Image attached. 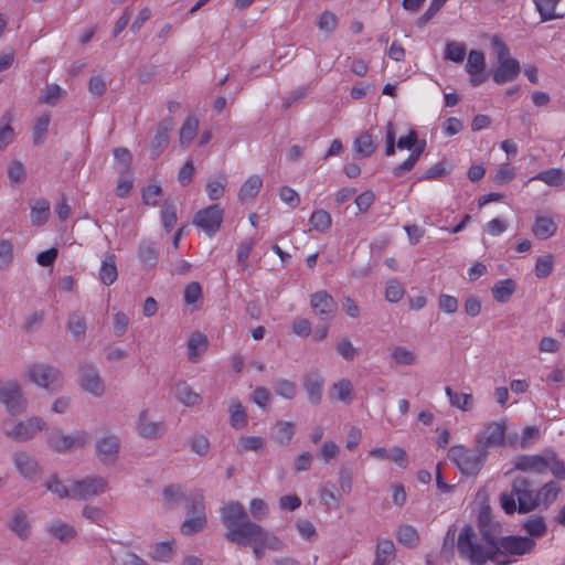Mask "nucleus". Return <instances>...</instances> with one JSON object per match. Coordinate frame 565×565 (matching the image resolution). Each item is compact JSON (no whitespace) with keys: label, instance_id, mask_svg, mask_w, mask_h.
I'll return each instance as SVG.
<instances>
[{"label":"nucleus","instance_id":"1","mask_svg":"<svg viewBox=\"0 0 565 565\" xmlns=\"http://www.w3.org/2000/svg\"><path fill=\"white\" fill-rule=\"evenodd\" d=\"M221 519L226 529L225 539L237 545H252L256 559L264 556L265 550L280 551L284 543L259 524L252 522L244 505L231 501L221 509Z\"/></svg>","mask_w":565,"mask_h":565},{"label":"nucleus","instance_id":"2","mask_svg":"<svg viewBox=\"0 0 565 565\" xmlns=\"http://www.w3.org/2000/svg\"><path fill=\"white\" fill-rule=\"evenodd\" d=\"M494 532L493 522L480 518V534L472 526L466 525L459 532L457 539V551L460 558L468 561L471 565H484L488 561L493 562Z\"/></svg>","mask_w":565,"mask_h":565},{"label":"nucleus","instance_id":"3","mask_svg":"<svg viewBox=\"0 0 565 565\" xmlns=\"http://www.w3.org/2000/svg\"><path fill=\"white\" fill-rule=\"evenodd\" d=\"M501 508L507 514L519 512L522 514L534 511L537 508L533 484L524 477H516L510 492L500 494Z\"/></svg>","mask_w":565,"mask_h":565},{"label":"nucleus","instance_id":"4","mask_svg":"<svg viewBox=\"0 0 565 565\" xmlns=\"http://www.w3.org/2000/svg\"><path fill=\"white\" fill-rule=\"evenodd\" d=\"M494 532V553L493 563L498 565H510L511 556H522L530 554L535 547V541L526 536H503L500 537V525L493 523Z\"/></svg>","mask_w":565,"mask_h":565},{"label":"nucleus","instance_id":"5","mask_svg":"<svg viewBox=\"0 0 565 565\" xmlns=\"http://www.w3.org/2000/svg\"><path fill=\"white\" fill-rule=\"evenodd\" d=\"M491 46L498 61V67L492 73L493 82L503 85L516 79L521 73V65L516 58L511 56L508 45L499 35H493Z\"/></svg>","mask_w":565,"mask_h":565},{"label":"nucleus","instance_id":"6","mask_svg":"<svg viewBox=\"0 0 565 565\" xmlns=\"http://www.w3.org/2000/svg\"><path fill=\"white\" fill-rule=\"evenodd\" d=\"M488 452L477 447L468 448L463 445L452 446L448 451L449 460L456 465L462 475L468 477L477 476L482 469Z\"/></svg>","mask_w":565,"mask_h":565},{"label":"nucleus","instance_id":"7","mask_svg":"<svg viewBox=\"0 0 565 565\" xmlns=\"http://www.w3.org/2000/svg\"><path fill=\"white\" fill-rule=\"evenodd\" d=\"M45 427L46 423L42 418L33 416L24 422L7 420L3 423L2 430L7 437L15 441H26Z\"/></svg>","mask_w":565,"mask_h":565},{"label":"nucleus","instance_id":"8","mask_svg":"<svg viewBox=\"0 0 565 565\" xmlns=\"http://www.w3.org/2000/svg\"><path fill=\"white\" fill-rule=\"evenodd\" d=\"M28 379L34 384L51 391H55L62 386L63 376L54 366L33 363L26 369Z\"/></svg>","mask_w":565,"mask_h":565},{"label":"nucleus","instance_id":"9","mask_svg":"<svg viewBox=\"0 0 565 565\" xmlns=\"http://www.w3.org/2000/svg\"><path fill=\"white\" fill-rule=\"evenodd\" d=\"M89 440L90 436L85 430H76L68 435L61 430H54L47 437L50 448L57 452L83 448L89 443Z\"/></svg>","mask_w":565,"mask_h":565},{"label":"nucleus","instance_id":"10","mask_svg":"<svg viewBox=\"0 0 565 565\" xmlns=\"http://www.w3.org/2000/svg\"><path fill=\"white\" fill-rule=\"evenodd\" d=\"M0 401L11 415H19L26 407V399L22 394L20 384L15 381L0 383Z\"/></svg>","mask_w":565,"mask_h":565},{"label":"nucleus","instance_id":"11","mask_svg":"<svg viewBox=\"0 0 565 565\" xmlns=\"http://www.w3.org/2000/svg\"><path fill=\"white\" fill-rule=\"evenodd\" d=\"M107 487L108 481L106 478L100 476L87 477L73 482L71 487V498L86 500L90 497L104 493Z\"/></svg>","mask_w":565,"mask_h":565},{"label":"nucleus","instance_id":"12","mask_svg":"<svg viewBox=\"0 0 565 565\" xmlns=\"http://www.w3.org/2000/svg\"><path fill=\"white\" fill-rule=\"evenodd\" d=\"M504 440L505 425L504 423L499 422H492L484 425L476 436V444L487 452L490 448L503 446Z\"/></svg>","mask_w":565,"mask_h":565},{"label":"nucleus","instance_id":"13","mask_svg":"<svg viewBox=\"0 0 565 565\" xmlns=\"http://www.w3.org/2000/svg\"><path fill=\"white\" fill-rule=\"evenodd\" d=\"M223 213L218 204H212L195 213L193 224L201 227L207 235H214L221 227Z\"/></svg>","mask_w":565,"mask_h":565},{"label":"nucleus","instance_id":"14","mask_svg":"<svg viewBox=\"0 0 565 565\" xmlns=\"http://www.w3.org/2000/svg\"><path fill=\"white\" fill-rule=\"evenodd\" d=\"M310 307L321 320L329 321L335 316L337 302L326 290H320L310 295Z\"/></svg>","mask_w":565,"mask_h":565},{"label":"nucleus","instance_id":"15","mask_svg":"<svg viewBox=\"0 0 565 565\" xmlns=\"http://www.w3.org/2000/svg\"><path fill=\"white\" fill-rule=\"evenodd\" d=\"M79 384L84 391L94 396H102L105 393V385L99 376L98 370L92 364L81 366Z\"/></svg>","mask_w":565,"mask_h":565},{"label":"nucleus","instance_id":"16","mask_svg":"<svg viewBox=\"0 0 565 565\" xmlns=\"http://www.w3.org/2000/svg\"><path fill=\"white\" fill-rule=\"evenodd\" d=\"M120 449V441L116 435H105L96 441V454L98 459L109 465L117 460Z\"/></svg>","mask_w":565,"mask_h":565},{"label":"nucleus","instance_id":"17","mask_svg":"<svg viewBox=\"0 0 565 565\" xmlns=\"http://www.w3.org/2000/svg\"><path fill=\"white\" fill-rule=\"evenodd\" d=\"M486 57L481 51L471 50L468 54L466 72L470 75V84L480 86L486 81Z\"/></svg>","mask_w":565,"mask_h":565},{"label":"nucleus","instance_id":"18","mask_svg":"<svg viewBox=\"0 0 565 565\" xmlns=\"http://www.w3.org/2000/svg\"><path fill=\"white\" fill-rule=\"evenodd\" d=\"M514 469L525 472L543 473L548 469V461L540 455H520L515 457Z\"/></svg>","mask_w":565,"mask_h":565},{"label":"nucleus","instance_id":"19","mask_svg":"<svg viewBox=\"0 0 565 565\" xmlns=\"http://www.w3.org/2000/svg\"><path fill=\"white\" fill-rule=\"evenodd\" d=\"M137 429L141 437L156 439L166 433V424L150 419L148 411H142L139 415Z\"/></svg>","mask_w":565,"mask_h":565},{"label":"nucleus","instance_id":"20","mask_svg":"<svg viewBox=\"0 0 565 565\" xmlns=\"http://www.w3.org/2000/svg\"><path fill=\"white\" fill-rule=\"evenodd\" d=\"M174 126L171 117L163 119L157 128V132L151 141V154L157 158L168 146L169 135Z\"/></svg>","mask_w":565,"mask_h":565},{"label":"nucleus","instance_id":"21","mask_svg":"<svg viewBox=\"0 0 565 565\" xmlns=\"http://www.w3.org/2000/svg\"><path fill=\"white\" fill-rule=\"evenodd\" d=\"M324 379L319 372H310L303 376V388L311 404L318 405L322 399Z\"/></svg>","mask_w":565,"mask_h":565},{"label":"nucleus","instance_id":"22","mask_svg":"<svg viewBox=\"0 0 565 565\" xmlns=\"http://www.w3.org/2000/svg\"><path fill=\"white\" fill-rule=\"evenodd\" d=\"M15 468L25 478L33 480L40 472L35 458L25 451L17 452L13 457Z\"/></svg>","mask_w":565,"mask_h":565},{"label":"nucleus","instance_id":"23","mask_svg":"<svg viewBox=\"0 0 565 565\" xmlns=\"http://www.w3.org/2000/svg\"><path fill=\"white\" fill-rule=\"evenodd\" d=\"M396 558V548L392 540L377 539L375 557L372 565H390Z\"/></svg>","mask_w":565,"mask_h":565},{"label":"nucleus","instance_id":"24","mask_svg":"<svg viewBox=\"0 0 565 565\" xmlns=\"http://www.w3.org/2000/svg\"><path fill=\"white\" fill-rule=\"evenodd\" d=\"M117 277L116 257L113 253H106L99 268V280L105 286H110L117 280Z\"/></svg>","mask_w":565,"mask_h":565},{"label":"nucleus","instance_id":"25","mask_svg":"<svg viewBox=\"0 0 565 565\" xmlns=\"http://www.w3.org/2000/svg\"><path fill=\"white\" fill-rule=\"evenodd\" d=\"M557 231V224L552 217L537 216L533 223L532 232L539 239H547Z\"/></svg>","mask_w":565,"mask_h":565},{"label":"nucleus","instance_id":"26","mask_svg":"<svg viewBox=\"0 0 565 565\" xmlns=\"http://www.w3.org/2000/svg\"><path fill=\"white\" fill-rule=\"evenodd\" d=\"M295 435V425L291 422H278L270 431V438L279 446L287 445Z\"/></svg>","mask_w":565,"mask_h":565},{"label":"nucleus","instance_id":"27","mask_svg":"<svg viewBox=\"0 0 565 565\" xmlns=\"http://www.w3.org/2000/svg\"><path fill=\"white\" fill-rule=\"evenodd\" d=\"M175 398L185 406L199 405L202 401L200 394L194 392L185 382H179L174 386Z\"/></svg>","mask_w":565,"mask_h":565},{"label":"nucleus","instance_id":"28","mask_svg":"<svg viewBox=\"0 0 565 565\" xmlns=\"http://www.w3.org/2000/svg\"><path fill=\"white\" fill-rule=\"evenodd\" d=\"M445 393L449 398V403L452 407H456L462 412H469L473 408V396L471 393H458L450 386L445 387Z\"/></svg>","mask_w":565,"mask_h":565},{"label":"nucleus","instance_id":"29","mask_svg":"<svg viewBox=\"0 0 565 565\" xmlns=\"http://www.w3.org/2000/svg\"><path fill=\"white\" fill-rule=\"evenodd\" d=\"M138 257L143 265L154 267L159 259L158 244L149 241L141 242L139 245Z\"/></svg>","mask_w":565,"mask_h":565},{"label":"nucleus","instance_id":"30","mask_svg":"<svg viewBox=\"0 0 565 565\" xmlns=\"http://www.w3.org/2000/svg\"><path fill=\"white\" fill-rule=\"evenodd\" d=\"M319 498L328 510H337L341 503V494L335 492L333 483L327 482L319 489Z\"/></svg>","mask_w":565,"mask_h":565},{"label":"nucleus","instance_id":"31","mask_svg":"<svg viewBox=\"0 0 565 565\" xmlns=\"http://www.w3.org/2000/svg\"><path fill=\"white\" fill-rule=\"evenodd\" d=\"M515 289H516V285L514 282V280L511 278H507V279L497 281L493 285L491 291H492L493 298L498 302L504 303V302L509 301L511 296L514 294Z\"/></svg>","mask_w":565,"mask_h":565},{"label":"nucleus","instance_id":"32","mask_svg":"<svg viewBox=\"0 0 565 565\" xmlns=\"http://www.w3.org/2000/svg\"><path fill=\"white\" fill-rule=\"evenodd\" d=\"M559 492L561 487L556 482H546L537 492H535L537 507L544 505L547 508L557 499Z\"/></svg>","mask_w":565,"mask_h":565},{"label":"nucleus","instance_id":"33","mask_svg":"<svg viewBox=\"0 0 565 565\" xmlns=\"http://www.w3.org/2000/svg\"><path fill=\"white\" fill-rule=\"evenodd\" d=\"M47 532L61 542H68L76 535V530L71 524L54 521L47 526Z\"/></svg>","mask_w":565,"mask_h":565},{"label":"nucleus","instance_id":"34","mask_svg":"<svg viewBox=\"0 0 565 565\" xmlns=\"http://www.w3.org/2000/svg\"><path fill=\"white\" fill-rule=\"evenodd\" d=\"M376 142L367 131L360 134L353 143L355 152L363 158L370 157L376 150Z\"/></svg>","mask_w":565,"mask_h":565},{"label":"nucleus","instance_id":"35","mask_svg":"<svg viewBox=\"0 0 565 565\" xmlns=\"http://www.w3.org/2000/svg\"><path fill=\"white\" fill-rule=\"evenodd\" d=\"M531 180L541 181L548 186H559L565 182V173L559 168H552L545 171H541L535 174Z\"/></svg>","mask_w":565,"mask_h":565},{"label":"nucleus","instance_id":"36","mask_svg":"<svg viewBox=\"0 0 565 565\" xmlns=\"http://www.w3.org/2000/svg\"><path fill=\"white\" fill-rule=\"evenodd\" d=\"M50 215V202L46 199H38L31 206V222L34 225L44 224Z\"/></svg>","mask_w":565,"mask_h":565},{"label":"nucleus","instance_id":"37","mask_svg":"<svg viewBox=\"0 0 565 565\" xmlns=\"http://www.w3.org/2000/svg\"><path fill=\"white\" fill-rule=\"evenodd\" d=\"M228 412L230 423L233 428L241 429L247 425L246 411L238 399H233L231 402Z\"/></svg>","mask_w":565,"mask_h":565},{"label":"nucleus","instance_id":"38","mask_svg":"<svg viewBox=\"0 0 565 565\" xmlns=\"http://www.w3.org/2000/svg\"><path fill=\"white\" fill-rule=\"evenodd\" d=\"M396 539L402 545L414 548L419 544L417 530L412 525H401L396 531Z\"/></svg>","mask_w":565,"mask_h":565},{"label":"nucleus","instance_id":"39","mask_svg":"<svg viewBox=\"0 0 565 565\" xmlns=\"http://www.w3.org/2000/svg\"><path fill=\"white\" fill-rule=\"evenodd\" d=\"M561 0H533L542 22L562 18L555 13V9Z\"/></svg>","mask_w":565,"mask_h":565},{"label":"nucleus","instance_id":"40","mask_svg":"<svg viewBox=\"0 0 565 565\" xmlns=\"http://www.w3.org/2000/svg\"><path fill=\"white\" fill-rule=\"evenodd\" d=\"M266 441L260 436H243L238 439L237 451L245 454L247 451L259 452L264 450Z\"/></svg>","mask_w":565,"mask_h":565},{"label":"nucleus","instance_id":"41","mask_svg":"<svg viewBox=\"0 0 565 565\" xmlns=\"http://www.w3.org/2000/svg\"><path fill=\"white\" fill-rule=\"evenodd\" d=\"M207 338L204 334L195 333L188 342V356L192 362H196L199 355L207 348Z\"/></svg>","mask_w":565,"mask_h":565},{"label":"nucleus","instance_id":"42","mask_svg":"<svg viewBox=\"0 0 565 565\" xmlns=\"http://www.w3.org/2000/svg\"><path fill=\"white\" fill-rule=\"evenodd\" d=\"M309 224L311 230L326 233L332 224L331 215L324 210H316L312 212Z\"/></svg>","mask_w":565,"mask_h":565},{"label":"nucleus","instance_id":"43","mask_svg":"<svg viewBox=\"0 0 565 565\" xmlns=\"http://www.w3.org/2000/svg\"><path fill=\"white\" fill-rule=\"evenodd\" d=\"M199 120L195 117H188L180 129V143L188 147L198 134Z\"/></svg>","mask_w":565,"mask_h":565},{"label":"nucleus","instance_id":"44","mask_svg":"<svg viewBox=\"0 0 565 565\" xmlns=\"http://www.w3.org/2000/svg\"><path fill=\"white\" fill-rule=\"evenodd\" d=\"M467 46L463 42L448 41L445 46V60L461 63L465 60Z\"/></svg>","mask_w":565,"mask_h":565},{"label":"nucleus","instance_id":"45","mask_svg":"<svg viewBox=\"0 0 565 565\" xmlns=\"http://www.w3.org/2000/svg\"><path fill=\"white\" fill-rule=\"evenodd\" d=\"M263 181L258 175L249 177L241 186L239 199L242 201L252 200L259 192Z\"/></svg>","mask_w":565,"mask_h":565},{"label":"nucleus","instance_id":"46","mask_svg":"<svg viewBox=\"0 0 565 565\" xmlns=\"http://www.w3.org/2000/svg\"><path fill=\"white\" fill-rule=\"evenodd\" d=\"M50 121L51 117L49 114H43L35 120L32 131L33 142L35 145H41L44 142Z\"/></svg>","mask_w":565,"mask_h":565},{"label":"nucleus","instance_id":"47","mask_svg":"<svg viewBox=\"0 0 565 565\" xmlns=\"http://www.w3.org/2000/svg\"><path fill=\"white\" fill-rule=\"evenodd\" d=\"M274 391L282 398L292 399L297 395L298 388L295 382L287 379H278L274 382Z\"/></svg>","mask_w":565,"mask_h":565},{"label":"nucleus","instance_id":"48","mask_svg":"<svg viewBox=\"0 0 565 565\" xmlns=\"http://www.w3.org/2000/svg\"><path fill=\"white\" fill-rule=\"evenodd\" d=\"M10 527L19 537L23 540L26 539L30 534V524L28 518L21 511L14 513Z\"/></svg>","mask_w":565,"mask_h":565},{"label":"nucleus","instance_id":"49","mask_svg":"<svg viewBox=\"0 0 565 565\" xmlns=\"http://www.w3.org/2000/svg\"><path fill=\"white\" fill-rule=\"evenodd\" d=\"M67 330L76 339L84 337L86 332V321L84 316L81 315L79 312L72 313L68 317Z\"/></svg>","mask_w":565,"mask_h":565},{"label":"nucleus","instance_id":"50","mask_svg":"<svg viewBox=\"0 0 565 565\" xmlns=\"http://www.w3.org/2000/svg\"><path fill=\"white\" fill-rule=\"evenodd\" d=\"M391 356L399 365H413L416 363V354L405 347H395L392 350Z\"/></svg>","mask_w":565,"mask_h":565},{"label":"nucleus","instance_id":"51","mask_svg":"<svg viewBox=\"0 0 565 565\" xmlns=\"http://www.w3.org/2000/svg\"><path fill=\"white\" fill-rule=\"evenodd\" d=\"M331 391L341 402L350 403L352 399L353 385L349 380H341L334 383Z\"/></svg>","mask_w":565,"mask_h":565},{"label":"nucleus","instance_id":"52","mask_svg":"<svg viewBox=\"0 0 565 565\" xmlns=\"http://www.w3.org/2000/svg\"><path fill=\"white\" fill-rule=\"evenodd\" d=\"M161 222L167 232H170L177 223V209L168 201H166L161 206Z\"/></svg>","mask_w":565,"mask_h":565},{"label":"nucleus","instance_id":"53","mask_svg":"<svg viewBox=\"0 0 565 565\" xmlns=\"http://www.w3.org/2000/svg\"><path fill=\"white\" fill-rule=\"evenodd\" d=\"M206 524L205 516H196L188 514V518L181 525V531L185 535H191L201 531Z\"/></svg>","mask_w":565,"mask_h":565},{"label":"nucleus","instance_id":"54","mask_svg":"<svg viewBox=\"0 0 565 565\" xmlns=\"http://www.w3.org/2000/svg\"><path fill=\"white\" fill-rule=\"evenodd\" d=\"M337 24H338V19L335 17V14L328 10L323 11L319 15L318 21H317L318 29L327 34H331L335 30Z\"/></svg>","mask_w":565,"mask_h":565},{"label":"nucleus","instance_id":"55","mask_svg":"<svg viewBox=\"0 0 565 565\" xmlns=\"http://www.w3.org/2000/svg\"><path fill=\"white\" fill-rule=\"evenodd\" d=\"M524 529L531 536L541 537L546 532V524L542 516H531L524 523Z\"/></svg>","mask_w":565,"mask_h":565},{"label":"nucleus","instance_id":"56","mask_svg":"<svg viewBox=\"0 0 565 565\" xmlns=\"http://www.w3.org/2000/svg\"><path fill=\"white\" fill-rule=\"evenodd\" d=\"M226 185V178L222 177L220 179L209 180L206 184V194L211 201H216L221 199L224 194Z\"/></svg>","mask_w":565,"mask_h":565},{"label":"nucleus","instance_id":"57","mask_svg":"<svg viewBox=\"0 0 565 565\" xmlns=\"http://www.w3.org/2000/svg\"><path fill=\"white\" fill-rule=\"evenodd\" d=\"M2 120L4 124L0 126V150L6 149L14 138V130L12 126L10 125V117L8 115H4L2 117Z\"/></svg>","mask_w":565,"mask_h":565},{"label":"nucleus","instance_id":"58","mask_svg":"<svg viewBox=\"0 0 565 565\" xmlns=\"http://www.w3.org/2000/svg\"><path fill=\"white\" fill-rule=\"evenodd\" d=\"M63 94L64 92L58 85L51 84L44 88L41 100L45 104L54 106L62 98Z\"/></svg>","mask_w":565,"mask_h":565},{"label":"nucleus","instance_id":"59","mask_svg":"<svg viewBox=\"0 0 565 565\" xmlns=\"http://www.w3.org/2000/svg\"><path fill=\"white\" fill-rule=\"evenodd\" d=\"M554 267L552 255L540 256L535 264V275L539 278L548 276Z\"/></svg>","mask_w":565,"mask_h":565},{"label":"nucleus","instance_id":"60","mask_svg":"<svg viewBox=\"0 0 565 565\" xmlns=\"http://www.w3.org/2000/svg\"><path fill=\"white\" fill-rule=\"evenodd\" d=\"M352 469L341 466L338 473V483L340 490L344 494H349L352 490Z\"/></svg>","mask_w":565,"mask_h":565},{"label":"nucleus","instance_id":"61","mask_svg":"<svg viewBox=\"0 0 565 565\" xmlns=\"http://www.w3.org/2000/svg\"><path fill=\"white\" fill-rule=\"evenodd\" d=\"M162 195V189L160 185L151 184L142 190V200L147 205H157Z\"/></svg>","mask_w":565,"mask_h":565},{"label":"nucleus","instance_id":"62","mask_svg":"<svg viewBox=\"0 0 565 565\" xmlns=\"http://www.w3.org/2000/svg\"><path fill=\"white\" fill-rule=\"evenodd\" d=\"M188 514L205 516L203 493L201 491H196L191 495V503L189 505Z\"/></svg>","mask_w":565,"mask_h":565},{"label":"nucleus","instance_id":"63","mask_svg":"<svg viewBox=\"0 0 565 565\" xmlns=\"http://www.w3.org/2000/svg\"><path fill=\"white\" fill-rule=\"evenodd\" d=\"M45 487L60 498H71V489H67L56 477H51Z\"/></svg>","mask_w":565,"mask_h":565},{"label":"nucleus","instance_id":"64","mask_svg":"<svg viewBox=\"0 0 565 565\" xmlns=\"http://www.w3.org/2000/svg\"><path fill=\"white\" fill-rule=\"evenodd\" d=\"M403 295H404V288L398 281H396V280L388 281L386 289H385V298L387 301L397 302L402 299Z\"/></svg>","mask_w":565,"mask_h":565}]
</instances>
